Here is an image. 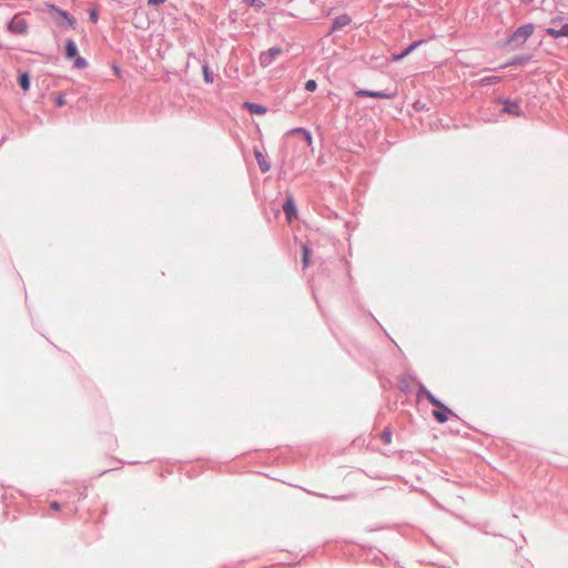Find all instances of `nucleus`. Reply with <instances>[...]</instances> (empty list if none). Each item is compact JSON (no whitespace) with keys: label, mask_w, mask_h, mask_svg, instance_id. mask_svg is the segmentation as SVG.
Masks as SVG:
<instances>
[{"label":"nucleus","mask_w":568,"mask_h":568,"mask_svg":"<svg viewBox=\"0 0 568 568\" xmlns=\"http://www.w3.org/2000/svg\"><path fill=\"white\" fill-rule=\"evenodd\" d=\"M49 12L60 28L75 29L77 20L68 11L60 9L54 4H50Z\"/></svg>","instance_id":"obj_1"},{"label":"nucleus","mask_w":568,"mask_h":568,"mask_svg":"<svg viewBox=\"0 0 568 568\" xmlns=\"http://www.w3.org/2000/svg\"><path fill=\"white\" fill-rule=\"evenodd\" d=\"M535 26L532 23H526L517 28L509 38V42L525 43L528 38L532 34Z\"/></svg>","instance_id":"obj_2"},{"label":"nucleus","mask_w":568,"mask_h":568,"mask_svg":"<svg viewBox=\"0 0 568 568\" xmlns=\"http://www.w3.org/2000/svg\"><path fill=\"white\" fill-rule=\"evenodd\" d=\"M409 378H412L413 381H415L417 383V387H418L417 399L418 400L422 398V396H425L433 406H435L437 408H444L445 410H448V407H446L437 397H435L426 388V386L423 383L418 382L415 377L409 376Z\"/></svg>","instance_id":"obj_3"},{"label":"nucleus","mask_w":568,"mask_h":568,"mask_svg":"<svg viewBox=\"0 0 568 568\" xmlns=\"http://www.w3.org/2000/svg\"><path fill=\"white\" fill-rule=\"evenodd\" d=\"M496 102L503 104L501 113L511 114L518 118L524 115V112L517 101L499 97L496 99Z\"/></svg>","instance_id":"obj_4"},{"label":"nucleus","mask_w":568,"mask_h":568,"mask_svg":"<svg viewBox=\"0 0 568 568\" xmlns=\"http://www.w3.org/2000/svg\"><path fill=\"white\" fill-rule=\"evenodd\" d=\"M8 30L14 34L23 36L28 32V23L22 16L16 14L8 23Z\"/></svg>","instance_id":"obj_5"},{"label":"nucleus","mask_w":568,"mask_h":568,"mask_svg":"<svg viewBox=\"0 0 568 568\" xmlns=\"http://www.w3.org/2000/svg\"><path fill=\"white\" fill-rule=\"evenodd\" d=\"M283 52L281 47H272L260 54V64L263 68L271 65L274 60Z\"/></svg>","instance_id":"obj_6"},{"label":"nucleus","mask_w":568,"mask_h":568,"mask_svg":"<svg viewBox=\"0 0 568 568\" xmlns=\"http://www.w3.org/2000/svg\"><path fill=\"white\" fill-rule=\"evenodd\" d=\"M355 94L361 98H375V99H390L393 97V93H389L387 91H373V90H366V89H359L355 92Z\"/></svg>","instance_id":"obj_7"},{"label":"nucleus","mask_w":568,"mask_h":568,"mask_svg":"<svg viewBox=\"0 0 568 568\" xmlns=\"http://www.w3.org/2000/svg\"><path fill=\"white\" fill-rule=\"evenodd\" d=\"M282 209L286 215L288 222L297 217V210L292 195H288L282 205Z\"/></svg>","instance_id":"obj_8"},{"label":"nucleus","mask_w":568,"mask_h":568,"mask_svg":"<svg viewBox=\"0 0 568 568\" xmlns=\"http://www.w3.org/2000/svg\"><path fill=\"white\" fill-rule=\"evenodd\" d=\"M351 18L347 14H341L338 17H336L334 20H333V23H332V27H331V32H335L337 30H341L342 28L348 26L351 23Z\"/></svg>","instance_id":"obj_9"},{"label":"nucleus","mask_w":568,"mask_h":568,"mask_svg":"<svg viewBox=\"0 0 568 568\" xmlns=\"http://www.w3.org/2000/svg\"><path fill=\"white\" fill-rule=\"evenodd\" d=\"M531 60L530 54H519L514 57L509 62L503 65V68L506 67H516V65H525Z\"/></svg>","instance_id":"obj_10"},{"label":"nucleus","mask_w":568,"mask_h":568,"mask_svg":"<svg viewBox=\"0 0 568 568\" xmlns=\"http://www.w3.org/2000/svg\"><path fill=\"white\" fill-rule=\"evenodd\" d=\"M64 55H65V59H68V60H71V59L75 58L77 55H79L78 47L72 39H68L65 42Z\"/></svg>","instance_id":"obj_11"},{"label":"nucleus","mask_w":568,"mask_h":568,"mask_svg":"<svg viewBox=\"0 0 568 568\" xmlns=\"http://www.w3.org/2000/svg\"><path fill=\"white\" fill-rule=\"evenodd\" d=\"M243 108L247 111H250L252 114H264L266 113L267 109L262 105V104H258V103H254V102H244L243 103Z\"/></svg>","instance_id":"obj_12"},{"label":"nucleus","mask_w":568,"mask_h":568,"mask_svg":"<svg viewBox=\"0 0 568 568\" xmlns=\"http://www.w3.org/2000/svg\"><path fill=\"white\" fill-rule=\"evenodd\" d=\"M546 32L555 39L560 37H568V23H565L560 29L548 28Z\"/></svg>","instance_id":"obj_13"},{"label":"nucleus","mask_w":568,"mask_h":568,"mask_svg":"<svg viewBox=\"0 0 568 568\" xmlns=\"http://www.w3.org/2000/svg\"><path fill=\"white\" fill-rule=\"evenodd\" d=\"M254 153H255V159H256L260 170L263 173L268 172L271 169V165H270L268 161L264 158L262 152H260L258 150H255Z\"/></svg>","instance_id":"obj_14"},{"label":"nucleus","mask_w":568,"mask_h":568,"mask_svg":"<svg viewBox=\"0 0 568 568\" xmlns=\"http://www.w3.org/2000/svg\"><path fill=\"white\" fill-rule=\"evenodd\" d=\"M440 410H434L433 416L438 423H446L448 417L447 414H450L453 416H456L449 408L448 410H445L444 408H439Z\"/></svg>","instance_id":"obj_15"},{"label":"nucleus","mask_w":568,"mask_h":568,"mask_svg":"<svg viewBox=\"0 0 568 568\" xmlns=\"http://www.w3.org/2000/svg\"><path fill=\"white\" fill-rule=\"evenodd\" d=\"M203 79L205 83H213L214 74L206 62L202 63Z\"/></svg>","instance_id":"obj_16"},{"label":"nucleus","mask_w":568,"mask_h":568,"mask_svg":"<svg viewBox=\"0 0 568 568\" xmlns=\"http://www.w3.org/2000/svg\"><path fill=\"white\" fill-rule=\"evenodd\" d=\"M18 83L23 91H28L30 89V77L28 73H22L18 78Z\"/></svg>","instance_id":"obj_17"},{"label":"nucleus","mask_w":568,"mask_h":568,"mask_svg":"<svg viewBox=\"0 0 568 568\" xmlns=\"http://www.w3.org/2000/svg\"><path fill=\"white\" fill-rule=\"evenodd\" d=\"M426 40L425 39H419L417 41H414L412 42L405 50H404V54L408 55L409 53H412L414 50H416L418 47H420L423 43H425Z\"/></svg>","instance_id":"obj_18"},{"label":"nucleus","mask_w":568,"mask_h":568,"mask_svg":"<svg viewBox=\"0 0 568 568\" xmlns=\"http://www.w3.org/2000/svg\"><path fill=\"white\" fill-rule=\"evenodd\" d=\"M303 257H302V262H303V265L304 267L308 266L310 264V257H311V250L308 248L307 245H303Z\"/></svg>","instance_id":"obj_19"},{"label":"nucleus","mask_w":568,"mask_h":568,"mask_svg":"<svg viewBox=\"0 0 568 568\" xmlns=\"http://www.w3.org/2000/svg\"><path fill=\"white\" fill-rule=\"evenodd\" d=\"M74 59V68L77 69H85L88 67V62L84 58L77 55Z\"/></svg>","instance_id":"obj_20"},{"label":"nucleus","mask_w":568,"mask_h":568,"mask_svg":"<svg viewBox=\"0 0 568 568\" xmlns=\"http://www.w3.org/2000/svg\"><path fill=\"white\" fill-rule=\"evenodd\" d=\"M382 440L384 442V444L388 445L390 444L392 442V430L387 427L385 428L383 432H382Z\"/></svg>","instance_id":"obj_21"},{"label":"nucleus","mask_w":568,"mask_h":568,"mask_svg":"<svg viewBox=\"0 0 568 568\" xmlns=\"http://www.w3.org/2000/svg\"><path fill=\"white\" fill-rule=\"evenodd\" d=\"M500 77H496V75H491V77H486L484 79H481V83L483 84H494V83H497L500 81Z\"/></svg>","instance_id":"obj_22"},{"label":"nucleus","mask_w":568,"mask_h":568,"mask_svg":"<svg viewBox=\"0 0 568 568\" xmlns=\"http://www.w3.org/2000/svg\"><path fill=\"white\" fill-rule=\"evenodd\" d=\"M244 3L255 7L256 9H262L265 6L262 0H244Z\"/></svg>","instance_id":"obj_23"},{"label":"nucleus","mask_w":568,"mask_h":568,"mask_svg":"<svg viewBox=\"0 0 568 568\" xmlns=\"http://www.w3.org/2000/svg\"><path fill=\"white\" fill-rule=\"evenodd\" d=\"M317 88V83L315 80L311 79V80H307L306 83H305V90L308 91V92H313L315 91Z\"/></svg>","instance_id":"obj_24"},{"label":"nucleus","mask_w":568,"mask_h":568,"mask_svg":"<svg viewBox=\"0 0 568 568\" xmlns=\"http://www.w3.org/2000/svg\"><path fill=\"white\" fill-rule=\"evenodd\" d=\"M302 136L308 145H312L313 139H312V134L308 130H305V132L303 133Z\"/></svg>","instance_id":"obj_25"},{"label":"nucleus","mask_w":568,"mask_h":568,"mask_svg":"<svg viewBox=\"0 0 568 568\" xmlns=\"http://www.w3.org/2000/svg\"><path fill=\"white\" fill-rule=\"evenodd\" d=\"M305 130L306 129H304V128H295V129H292L287 134H301V135H303Z\"/></svg>","instance_id":"obj_26"},{"label":"nucleus","mask_w":568,"mask_h":568,"mask_svg":"<svg viewBox=\"0 0 568 568\" xmlns=\"http://www.w3.org/2000/svg\"><path fill=\"white\" fill-rule=\"evenodd\" d=\"M55 104H57L58 106H63V105L65 104V100H64L63 95H58V97L55 98Z\"/></svg>","instance_id":"obj_27"},{"label":"nucleus","mask_w":568,"mask_h":568,"mask_svg":"<svg viewBox=\"0 0 568 568\" xmlns=\"http://www.w3.org/2000/svg\"><path fill=\"white\" fill-rule=\"evenodd\" d=\"M164 2H165V0H148V3H149L150 6H155V7L161 6V4H163Z\"/></svg>","instance_id":"obj_28"},{"label":"nucleus","mask_w":568,"mask_h":568,"mask_svg":"<svg viewBox=\"0 0 568 568\" xmlns=\"http://www.w3.org/2000/svg\"><path fill=\"white\" fill-rule=\"evenodd\" d=\"M405 57H407V55H406V54H404V51H402V52H400V53H398V54H394V55H393V60H394V61H400V60H403Z\"/></svg>","instance_id":"obj_29"},{"label":"nucleus","mask_w":568,"mask_h":568,"mask_svg":"<svg viewBox=\"0 0 568 568\" xmlns=\"http://www.w3.org/2000/svg\"><path fill=\"white\" fill-rule=\"evenodd\" d=\"M51 509L59 510L61 508L60 504L58 501H52L50 504Z\"/></svg>","instance_id":"obj_30"},{"label":"nucleus","mask_w":568,"mask_h":568,"mask_svg":"<svg viewBox=\"0 0 568 568\" xmlns=\"http://www.w3.org/2000/svg\"><path fill=\"white\" fill-rule=\"evenodd\" d=\"M90 19L95 22L98 20V13L95 11L90 12Z\"/></svg>","instance_id":"obj_31"},{"label":"nucleus","mask_w":568,"mask_h":568,"mask_svg":"<svg viewBox=\"0 0 568 568\" xmlns=\"http://www.w3.org/2000/svg\"><path fill=\"white\" fill-rule=\"evenodd\" d=\"M400 384H402L400 388H402L403 390H406V389H407V385H404V381H402V382H400Z\"/></svg>","instance_id":"obj_32"},{"label":"nucleus","mask_w":568,"mask_h":568,"mask_svg":"<svg viewBox=\"0 0 568 568\" xmlns=\"http://www.w3.org/2000/svg\"><path fill=\"white\" fill-rule=\"evenodd\" d=\"M524 2L528 3V2H531L532 0H523Z\"/></svg>","instance_id":"obj_33"}]
</instances>
